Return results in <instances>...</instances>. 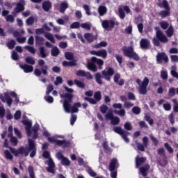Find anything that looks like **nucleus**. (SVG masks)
<instances>
[{
    "label": "nucleus",
    "mask_w": 178,
    "mask_h": 178,
    "mask_svg": "<svg viewBox=\"0 0 178 178\" xmlns=\"http://www.w3.org/2000/svg\"><path fill=\"white\" fill-rule=\"evenodd\" d=\"M28 172L29 173V177L31 178H35V175L34 174V167L29 165L28 166Z\"/></svg>",
    "instance_id": "obj_39"
},
{
    "label": "nucleus",
    "mask_w": 178,
    "mask_h": 178,
    "mask_svg": "<svg viewBox=\"0 0 178 178\" xmlns=\"http://www.w3.org/2000/svg\"><path fill=\"white\" fill-rule=\"evenodd\" d=\"M117 163H118V159L113 158L111 159L108 165V170L110 172H115V169H116Z\"/></svg>",
    "instance_id": "obj_24"
},
{
    "label": "nucleus",
    "mask_w": 178,
    "mask_h": 178,
    "mask_svg": "<svg viewBox=\"0 0 178 178\" xmlns=\"http://www.w3.org/2000/svg\"><path fill=\"white\" fill-rule=\"evenodd\" d=\"M172 102L174 104L173 111H174V112H175V113H177V112H178V102H177V99H172Z\"/></svg>",
    "instance_id": "obj_58"
},
{
    "label": "nucleus",
    "mask_w": 178,
    "mask_h": 178,
    "mask_svg": "<svg viewBox=\"0 0 178 178\" xmlns=\"http://www.w3.org/2000/svg\"><path fill=\"white\" fill-rule=\"evenodd\" d=\"M9 149L15 156H19V155H25V156H29V152H27V149L24 147H20L18 149L10 147Z\"/></svg>",
    "instance_id": "obj_9"
},
{
    "label": "nucleus",
    "mask_w": 178,
    "mask_h": 178,
    "mask_svg": "<svg viewBox=\"0 0 178 178\" xmlns=\"http://www.w3.org/2000/svg\"><path fill=\"white\" fill-rule=\"evenodd\" d=\"M40 129V127L38 124H35L34 127L32 129V131H33L34 135L33 136V138L35 140V138H38V129Z\"/></svg>",
    "instance_id": "obj_34"
},
{
    "label": "nucleus",
    "mask_w": 178,
    "mask_h": 178,
    "mask_svg": "<svg viewBox=\"0 0 178 178\" xmlns=\"http://www.w3.org/2000/svg\"><path fill=\"white\" fill-rule=\"evenodd\" d=\"M161 77L163 80H168V72L164 70L161 71Z\"/></svg>",
    "instance_id": "obj_63"
},
{
    "label": "nucleus",
    "mask_w": 178,
    "mask_h": 178,
    "mask_svg": "<svg viewBox=\"0 0 178 178\" xmlns=\"http://www.w3.org/2000/svg\"><path fill=\"white\" fill-rule=\"evenodd\" d=\"M146 159L144 157H136V168H138L141 164L144 163L145 162Z\"/></svg>",
    "instance_id": "obj_33"
},
{
    "label": "nucleus",
    "mask_w": 178,
    "mask_h": 178,
    "mask_svg": "<svg viewBox=\"0 0 178 178\" xmlns=\"http://www.w3.org/2000/svg\"><path fill=\"white\" fill-rule=\"evenodd\" d=\"M84 38H86V41L89 42V44H91V42H93L95 40L98 39V35H94L92 33H86L84 34Z\"/></svg>",
    "instance_id": "obj_20"
},
{
    "label": "nucleus",
    "mask_w": 178,
    "mask_h": 178,
    "mask_svg": "<svg viewBox=\"0 0 178 178\" xmlns=\"http://www.w3.org/2000/svg\"><path fill=\"white\" fill-rule=\"evenodd\" d=\"M20 67L24 70V73H31L34 70L33 65H29L27 64L21 65Z\"/></svg>",
    "instance_id": "obj_23"
},
{
    "label": "nucleus",
    "mask_w": 178,
    "mask_h": 178,
    "mask_svg": "<svg viewBox=\"0 0 178 178\" xmlns=\"http://www.w3.org/2000/svg\"><path fill=\"white\" fill-rule=\"evenodd\" d=\"M4 155L6 156V159H8L9 161H12L13 159V155L10 154V152H9V150H5Z\"/></svg>",
    "instance_id": "obj_49"
},
{
    "label": "nucleus",
    "mask_w": 178,
    "mask_h": 178,
    "mask_svg": "<svg viewBox=\"0 0 178 178\" xmlns=\"http://www.w3.org/2000/svg\"><path fill=\"white\" fill-rule=\"evenodd\" d=\"M40 54L41 58H47V54H45V48L44 47H40L39 48Z\"/></svg>",
    "instance_id": "obj_53"
},
{
    "label": "nucleus",
    "mask_w": 178,
    "mask_h": 178,
    "mask_svg": "<svg viewBox=\"0 0 178 178\" xmlns=\"http://www.w3.org/2000/svg\"><path fill=\"white\" fill-rule=\"evenodd\" d=\"M91 62H93V63H97V65L99 66V70H102V67L104 66V61L102 59L97 57H92Z\"/></svg>",
    "instance_id": "obj_22"
},
{
    "label": "nucleus",
    "mask_w": 178,
    "mask_h": 178,
    "mask_svg": "<svg viewBox=\"0 0 178 178\" xmlns=\"http://www.w3.org/2000/svg\"><path fill=\"white\" fill-rule=\"evenodd\" d=\"M94 98L97 102H99L102 99V95L99 91L95 92L94 94Z\"/></svg>",
    "instance_id": "obj_47"
},
{
    "label": "nucleus",
    "mask_w": 178,
    "mask_h": 178,
    "mask_svg": "<svg viewBox=\"0 0 178 178\" xmlns=\"http://www.w3.org/2000/svg\"><path fill=\"white\" fill-rule=\"evenodd\" d=\"M113 131L121 136L122 138L125 141V143H129L130 140L127 138V136H130V132L122 129V127H115Z\"/></svg>",
    "instance_id": "obj_7"
},
{
    "label": "nucleus",
    "mask_w": 178,
    "mask_h": 178,
    "mask_svg": "<svg viewBox=\"0 0 178 178\" xmlns=\"http://www.w3.org/2000/svg\"><path fill=\"white\" fill-rule=\"evenodd\" d=\"M35 38L37 45H44V38L36 35Z\"/></svg>",
    "instance_id": "obj_38"
},
{
    "label": "nucleus",
    "mask_w": 178,
    "mask_h": 178,
    "mask_svg": "<svg viewBox=\"0 0 178 178\" xmlns=\"http://www.w3.org/2000/svg\"><path fill=\"white\" fill-rule=\"evenodd\" d=\"M156 60L159 65L162 63L166 65V63H169V57L165 52L158 53L156 56Z\"/></svg>",
    "instance_id": "obj_10"
},
{
    "label": "nucleus",
    "mask_w": 178,
    "mask_h": 178,
    "mask_svg": "<svg viewBox=\"0 0 178 178\" xmlns=\"http://www.w3.org/2000/svg\"><path fill=\"white\" fill-rule=\"evenodd\" d=\"M85 101H88L89 104H91L92 105H97V101L95 99L86 97H84Z\"/></svg>",
    "instance_id": "obj_45"
},
{
    "label": "nucleus",
    "mask_w": 178,
    "mask_h": 178,
    "mask_svg": "<svg viewBox=\"0 0 178 178\" xmlns=\"http://www.w3.org/2000/svg\"><path fill=\"white\" fill-rule=\"evenodd\" d=\"M24 6H26V1L24 0H19L18 3L16 4V7L13 9V12L12 15H17V13H20L24 10Z\"/></svg>",
    "instance_id": "obj_11"
},
{
    "label": "nucleus",
    "mask_w": 178,
    "mask_h": 178,
    "mask_svg": "<svg viewBox=\"0 0 178 178\" xmlns=\"http://www.w3.org/2000/svg\"><path fill=\"white\" fill-rule=\"evenodd\" d=\"M53 91H54V86L52 84H49L47 88L46 95H49Z\"/></svg>",
    "instance_id": "obj_56"
},
{
    "label": "nucleus",
    "mask_w": 178,
    "mask_h": 178,
    "mask_svg": "<svg viewBox=\"0 0 178 178\" xmlns=\"http://www.w3.org/2000/svg\"><path fill=\"white\" fill-rule=\"evenodd\" d=\"M154 30L156 31V38L152 39V42L154 47H159L161 45V42L163 44L169 42V39L165 35V34H163L162 31L159 29V27L156 26Z\"/></svg>",
    "instance_id": "obj_2"
},
{
    "label": "nucleus",
    "mask_w": 178,
    "mask_h": 178,
    "mask_svg": "<svg viewBox=\"0 0 178 178\" xmlns=\"http://www.w3.org/2000/svg\"><path fill=\"white\" fill-rule=\"evenodd\" d=\"M167 29H168L165 31L167 37H169V38L172 37L173 34H175V29L173 28V26L170 25Z\"/></svg>",
    "instance_id": "obj_30"
},
{
    "label": "nucleus",
    "mask_w": 178,
    "mask_h": 178,
    "mask_svg": "<svg viewBox=\"0 0 178 178\" xmlns=\"http://www.w3.org/2000/svg\"><path fill=\"white\" fill-rule=\"evenodd\" d=\"M132 113L135 115H140L141 113V108L138 106H134L132 108Z\"/></svg>",
    "instance_id": "obj_55"
},
{
    "label": "nucleus",
    "mask_w": 178,
    "mask_h": 178,
    "mask_svg": "<svg viewBox=\"0 0 178 178\" xmlns=\"http://www.w3.org/2000/svg\"><path fill=\"white\" fill-rule=\"evenodd\" d=\"M61 165H63V166H70V161L69 160V159L64 157L61 160Z\"/></svg>",
    "instance_id": "obj_48"
},
{
    "label": "nucleus",
    "mask_w": 178,
    "mask_h": 178,
    "mask_svg": "<svg viewBox=\"0 0 178 178\" xmlns=\"http://www.w3.org/2000/svg\"><path fill=\"white\" fill-rule=\"evenodd\" d=\"M106 12H108V9L106 8V6H100L98 8V13H99V16H104V15H105V13H106Z\"/></svg>",
    "instance_id": "obj_31"
},
{
    "label": "nucleus",
    "mask_w": 178,
    "mask_h": 178,
    "mask_svg": "<svg viewBox=\"0 0 178 178\" xmlns=\"http://www.w3.org/2000/svg\"><path fill=\"white\" fill-rule=\"evenodd\" d=\"M169 97H175L176 95V89L175 88H171L168 90Z\"/></svg>",
    "instance_id": "obj_60"
},
{
    "label": "nucleus",
    "mask_w": 178,
    "mask_h": 178,
    "mask_svg": "<svg viewBox=\"0 0 178 178\" xmlns=\"http://www.w3.org/2000/svg\"><path fill=\"white\" fill-rule=\"evenodd\" d=\"M118 13H119V17L121 19H124V17H126V13H124V10H123V8H118Z\"/></svg>",
    "instance_id": "obj_54"
},
{
    "label": "nucleus",
    "mask_w": 178,
    "mask_h": 178,
    "mask_svg": "<svg viewBox=\"0 0 178 178\" xmlns=\"http://www.w3.org/2000/svg\"><path fill=\"white\" fill-rule=\"evenodd\" d=\"M59 49L57 47H54L51 49V56H58L60 54Z\"/></svg>",
    "instance_id": "obj_41"
},
{
    "label": "nucleus",
    "mask_w": 178,
    "mask_h": 178,
    "mask_svg": "<svg viewBox=\"0 0 178 178\" xmlns=\"http://www.w3.org/2000/svg\"><path fill=\"white\" fill-rule=\"evenodd\" d=\"M65 57L67 60H74V56L73 55V53L70 52H65Z\"/></svg>",
    "instance_id": "obj_44"
},
{
    "label": "nucleus",
    "mask_w": 178,
    "mask_h": 178,
    "mask_svg": "<svg viewBox=\"0 0 178 178\" xmlns=\"http://www.w3.org/2000/svg\"><path fill=\"white\" fill-rule=\"evenodd\" d=\"M136 83L139 86V92L142 95H145L147 94V87L149 84V79L147 77H145L141 83V80L140 79H136Z\"/></svg>",
    "instance_id": "obj_5"
},
{
    "label": "nucleus",
    "mask_w": 178,
    "mask_h": 178,
    "mask_svg": "<svg viewBox=\"0 0 178 178\" xmlns=\"http://www.w3.org/2000/svg\"><path fill=\"white\" fill-rule=\"evenodd\" d=\"M23 124H24L25 127V130L27 133L28 137H31L32 134V130H31V127L33 126V123L27 120H22Z\"/></svg>",
    "instance_id": "obj_16"
},
{
    "label": "nucleus",
    "mask_w": 178,
    "mask_h": 178,
    "mask_svg": "<svg viewBox=\"0 0 178 178\" xmlns=\"http://www.w3.org/2000/svg\"><path fill=\"white\" fill-rule=\"evenodd\" d=\"M149 164H146L145 166L140 168V172L144 177L147 176V172L149 170Z\"/></svg>",
    "instance_id": "obj_26"
},
{
    "label": "nucleus",
    "mask_w": 178,
    "mask_h": 178,
    "mask_svg": "<svg viewBox=\"0 0 178 178\" xmlns=\"http://www.w3.org/2000/svg\"><path fill=\"white\" fill-rule=\"evenodd\" d=\"M24 49H26V51H29L31 54H35V49L34 47L26 45L24 47Z\"/></svg>",
    "instance_id": "obj_52"
},
{
    "label": "nucleus",
    "mask_w": 178,
    "mask_h": 178,
    "mask_svg": "<svg viewBox=\"0 0 178 178\" xmlns=\"http://www.w3.org/2000/svg\"><path fill=\"white\" fill-rule=\"evenodd\" d=\"M15 45H16V41L15 40L12 39L7 43V47L8 49H13L15 48Z\"/></svg>",
    "instance_id": "obj_43"
},
{
    "label": "nucleus",
    "mask_w": 178,
    "mask_h": 178,
    "mask_svg": "<svg viewBox=\"0 0 178 178\" xmlns=\"http://www.w3.org/2000/svg\"><path fill=\"white\" fill-rule=\"evenodd\" d=\"M73 94L65 93L62 95L63 98H66L64 99L63 106L65 111L67 113H70V111L72 113H77L79 112V108H81V103L76 102L72 106V102H73Z\"/></svg>",
    "instance_id": "obj_1"
},
{
    "label": "nucleus",
    "mask_w": 178,
    "mask_h": 178,
    "mask_svg": "<svg viewBox=\"0 0 178 178\" xmlns=\"http://www.w3.org/2000/svg\"><path fill=\"white\" fill-rule=\"evenodd\" d=\"M42 156L43 158H46V159L49 158L48 163H47V165L49 167H47L46 169L47 172H48L49 173H52V175H55V162H54V160L52 159V158L49 157L50 156L49 152L48 151L44 152L42 154Z\"/></svg>",
    "instance_id": "obj_4"
},
{
    "label": "nucleus",
    "mask_w": 178,
    "mask_h": 178,
    "mask_svg": "<svg viewBox=\"0 0 178 178\" xmlns=\"http://www.w3.org/2000/svg\"><path fill=\"white\" fill-rule=\"evenodd\" d=\"M102 74L104 79H105L107 81H111V76L115 74V70L110 67L106 71L103 70Z\"/></svg>",
    "instance_id": "obj_13"
},
{
    "label": "nucleus",
    "mask_w": 178,
    "mask_h": 178,
    "mask_svg": "<svg viewBox=\"0 0 178 178\" xmlns=\"http://www.w3.org/2000/svg\"><path fill=\"white\" fill-rule=\"evenodd\" d=\"M159 25L162 30H168V29L170 26H169V23L166 21L160 22Z\"/></svg>",
    "instance_id": "obj_36"
},
{
    "label": "nucleus",
    "mask_w": 178,
    "mask_h": 178,
    "mask_svg": "<svg viewBox=\"0 0 178 178\" xmlns=\"http://www.w3.org/2000/svg\"><path fill=\"white\" fill-rule=\"evenodd\" d=\"M157 154H158V155H159V156H162L163 158H165V159H168V157L166 156V152L165 151V149L163 147L158 149Z\"/></svg>",
    "instance_id": "obj_32"
},
{
    "label": "nucleus",
    "mask_w": 178,
    "mask_h": 178,
    "mask_svg": "<svg viewBox=\"0 0 178 178\" xmlns=\"http://www.w3.org/2000/svg\"><path fill=\"white\" fill-rule=\"evenodd\" d=\"M38 65L41 67V72L43 73L44 76H47L48 74V65H45V61L42 59L38 60Z\"/></svg>",
    "instance_id": "obj_18"
},
{
    "label": "nucleus",
    "mask_w": 178,
    "mask_h": 178,
    "mask_svg": "<svg viewBox=\"0 0 178 178\" xmlns=\"http://www.w3.org/2000/svg\"><path fill=\"white\" fill-rule=\"evenodd\" d=\"M111 122L113 126H118V124L120 123V118H119L118 116H114L111 119Z\"/></svg>",
    "instance_id": "obj_37"
},
{
    "label": "nucleus",
    "mask_w": 178,
    "mask_h": 178,
    "mask_svg": "<svg viewBox=\"0 0 178 178\" xmlns=\"http://www.w3.org/2000/svg\"><path fill=\"white\" fill-rule=\"evenodd\" d=\"M113 108L114 109H120V111L118 110H114V113L115 115H118L119 116H121L123 118V116L126 115V110L123 109V106L122 105L121 103H115L113 104Z\"/></svg>",
    "instance_id": "obj_12"
},
{
    "label": "nucleus",
    "mask_w": 178,
    "mask_h": 178,
    "mask_svg": "<svg viewBox=\"0 0 178 178\" xmlns=\"http://www.w3.org/2000/svg\"><path fill=\"white\" fill-rule=\"evenodd\" d=\"M120 74L117 73L114 75L113 80L114 83L116 84H118V86H124V80L123 79H121L120 80ZM120 80V81H119Z\"/></svg>",
    "instance_id": "obj_21"
},
{
    "label": "nucleus",
    "mask_w": 178,
    "mask_h": 178,
    "mask_svg": "<svg viewBox=\"0 0 178 178\" xmlns=\"http://www.w3.org/2000/svg\"><path fill=\"white\" fill-rule=\"evenodd\" d=\"M28 144L29 147L28 149H26L27 152H31L30 154V158H34L37 154V147H35V143H34V140L33 139H29L28 140Z\"/></svg>",
    "instance_id": "obj_8"
},
{
    "label": "nucleus",
    "mask_w": 178,
    "mask_h": 178,
    "mask_svg": "<svg viewBox=\"0 0 178 178\" xmlns=\"http://www.w3.org/2000/svg\"><path fill=\"white\" fill-rule=\"evenodd\" d=\"M95 80H96V83H97V84H99L100 86H102V80L101 79L102 77V75H101V73L97 72L95 74Z\"/></svg>",
    "instance_id": "obj_35"
},
{
    "label": "nucleus",
    "mask_w": 178,
    "mask_h": 178,
    "mask_svg": "<svg viewBox=\"0 0 178 178\" xmlns=\"http://www.w3.org/2000/svg\"><path fill=\"white\" fill-rule=\"evenodd\" d=\"M45 37L46 38H47V40H49L51 42H53V44H55V38H54V35H52V34L47 33L45 35Z\"/></svg>",
    "instance_id": "obj_61"
},
{
    "label": "nucleus",
    "mask_w": 178,
    "mask_h": 178,
    "mask_svg": "<svg viewBox=\"0 0 178 178\" xmlns=\"http://www.w3.org/2000/svg\"><path fill=\"white\" fill-rule=\"evenodd\" d=\"M87 67L89 70H91V72H98V67H97V65L94 62L88 63Z\"/></svg>",
    "instance_id": "obj_28"
},
{
    "label": "nucleus",
    "mask_w": 178,
    "mask_h": 178,
    "mask_svg": "<svg viewBox=\"0 0 178 178\" xmlns=\"http://www.w3.org/2000/svg\"><path fill=\"white\" fill-rule=\"evenodd\" d=\"M69 8V4L66 2H63L60 3V8H59V12L60 13H65L66 12V10Z\"/></svg>",
    "instance_id": "obj_29"
},
{
    "label": "nucleus",
    "mask_w": 178,
    "mask_h": 178,
    "mask_svg": "<svg viewBox=\"0 0 178 178\" xmlns=\"http://www.w3.org/2000/svg\"><path fill=\"white\" fill-rule=\"evenodd\" d=\"M70 29H80V22H73L70 25Z\"/></svg>",
    "instance_id": "obj_64"
},
{
    "label": "nucleus",
    "mask_w": 178,
    "mask_h": 178,
    "mask_svg": "<svg viewBox=\"0 0 178 178\" xmlns=\"http://www.w3.org/2000/svg\"><path fill=\"white\" fill-rule=\"evenodd\" d=\"M83 8L84 9V10L86 11V13L88 16H91V12L90 11V6H88V5L87 4H84L83 6Z\"/></svg>",
    "instance_id": "obj_59"
},
{
    "label": "nucleus",
    "mask_w": 178,
    "mask_h": 178,
    "mask_svg": "<svg viewBox=\"0 0 178 178\" xmlns=\"http://www.w3.org/2000/svg\"><path fill=\"white\" fill-rule=\"evenodd\" d=\"M25 62L29 65H35V60L31 56H28L25 58Z\"/></svg>",
    "instance_id": "obj_42"
},
{
    "label": "nucleus",
    "mask_w": 178,
    "mask_h": 178,
    "mask_svg": "<svg viewBox=\"0 0 178 178\" xmlns=\"http://www.w3.org/2000/svg\"><path fill=\"white\" fill-rule=\"evenodd\" d=\"M108 106H106V104H102L99 107V111H100L101 113H102L103 115H105V113H106V112H108Z\"/></svg>",
    "instance_id": "obj_46"
},
{
    "label": "nucleus",
    "mask_w": 178,
    "mask_h": 178,
    "mask_svg": "<svg viewBox=\"0 0 178 178\" xmlns=\"http://www.w3.org/2000/svg\"><path fill=\"white\" fill-rule=\"evenodd\" d=\"M63 83V79H62V77L57 76L56 78V81H54L55 86H58V84H62Z\"/></svg>",
    "instance_id": "obj_62"
},
{
    "label": "nucleus",
    "mask_w": 178,
    "mask_h": 178,
    "mask_svg": "<svg viewBox=\"0 0 178 178\" xmlns=\"http://www.w3.org/2000/svg\"><path fill=\"white\" fill-rule=\"evenodd\" d=\"M90 55H95L96 56L103 58V59L106 58L108 56V52L105 49H101L98 51L92 50L90 51Z\"/></svg>",
    "instance_id": "obj_14"
},
{
    "label": "nucleus",
    "mask_w": 178,
    "mask_h": 178,
    "mask_svg": "<svg viewBox=\"0 0 178 178\" xmlns=\"http://www.w3.org/2000/svg\"><path fill=\"white\" fill-rule=\"evenodd\" d=\"M158 6L159 8H164V10H161L159 13V15L161 17V19H165L170 16V7H169V3L168 0H163L162 3H159Z\"/></svg>",
    "instance_id": "obj_3"
},
{
    "label": "nucleus",
    "mask_w": 178,
    "mask_h": 178,
    "mask_svg": "<svg viewBox=\"0 0 178 178\" xmlns=\"http://www.w3.org/2000/svg\"><path fill=\"white\" fill-rule=\"evenodd\" d=\"M42 8L44 12H49L52 8V3L49 1H45L42 3Z\"/></svg>",
    "instance_id": "obj_25"
},
{
    "label": "nucleus",
    "mask_w": 178,
    "mask_h": 178,
    "mask_svg": "<svg viewBox=\"0 0 178 178\" xmlns=\"http://www.w3.org/2000/svg\"><path fill=\"white\" fill-rule=\"evenodd\" d=\"M149 45H151V42L147 39L143 38L140 41V46L142 49H149Z\"/></svg>",
    "instance_id": "obj_19"
},
{
    "label": "nucleus",
    "mask_w": 178,
    "mask_h": 178,
    "mask_svg": "<svg viewBox=\"0 0 178 178\" xmlns=\"http://www.w3.org/2000/svg\"><path fill=\"white\" fill-rule=\"evenodd\" d=\"M122 51L127 58H130V59H134V60H140V56L134 52L133 47H128L127 49H123Z\"/></svg>",
    "instance_id": "obj_6"
},
{
    "label": "nucleus",
    "mask_w": 178,
    "mask_h": 178,
    "mask_svg": "<svg viewBox=\"0 0 178 178\" xmlns=\"http://www.w3.org/2000/svg\"><path fill=\"white\" fill-rule=\"evenodd\" d=\"M116 23L115 22V21L110 19V20H104L102 22V26L103 27V29H104L105 30H108L109 29H113V27H115Z\"/></svg>",
    "instance_id": "obj_15"
},
{
    "label": "nucleus",
    "mask_w": 178,
    "mask_h": 178,
    "mask_svg": "<svg viewBox=\"0 0 178 178\" xmlns=\"http://www.w3.org/2000/svg\"><path fill=\"white\" fill-rule=\"evenodd\" d=\"M102 147L106 151H108V152H112V148L109 147V145H108V142L105 141L103 143Z\"/></svg>",
    "instance_id": "obj_57"
},
{
    "label": "nucleus",
    "mask_w": 178,
    "mask_h": 178,
    "mask_svg": "<svg viewBox=\"0 0 178 178\" xmlns=\"http://www.w3.org/2000/svg\"><path fill=\"white\" fill-rule=\"evenodd\" d=\"M0 99H1V102H5V101H6L8 106H12L13 99H12V98L10 97V95H9L8 92H5L4 97H3V95H0Z\"/></svg>",
    "instance_id": "obj_17"
},
{
    "label": "nucleus",
    "mask_w": 178,
    "mask_h": 178,
    "mask_svg": "<svg viewBox=\"0 0 178 178\" xmlns=\"http://www.w3.org/2000/svg\"><path fill=\"white\" fill-rule=\"evenodd\" d=\"M74 83L79 87V88H86V84L78 79L74 80Z\"/></svg>",
    "instance_id": "obj_40"
},
{
    "label": "nucleus",
    "mask_w": 178,
    "mask_h": 178,
    "mask_svg": "<svg viewBox=\"0 0 178 178\" xmlns=\"http://www.w3.org/2000/svg\"><path fill=\"white\" fill-rule=\"evenodd\" d=\"M62 65L64 66V67H72V66H77V63L74 60L72 61H63Z\"/></svg>",
    "instance_id": "obj_27"
},
{
    "label": "nucleus",
    "mask_w": 178,
    "mask_h": 178,
    "mask_svg": "<svg viewBox=\"0 0 178 178\" xmlns=\"http://www.w3.org/2000/svg\"><path fill=\"white\" fill-rule=\"evenodd\" d=\"M26 26H33L34 24V17H33V16L29 17L26 20Z\"/></svg>",
    "instance_id": "obj_50"
},
{
    "label": "nucleus",
    "mask_w": 178,
    "mask_h": 178,
    "mask_svg": "<svg viewBox=\"0 0 178 178\" xmlns=\"http://www.w3.org/2000/svg\"><path fill=\"white\" fill-rule=\"evenodd\" d=\"M164 147L167 149L168 152H169V154H173L174 152L173 148L170 146V145H169V143H164Z\"/></svg>",
    "instance_id": "obj_51"
}]
</instances>
